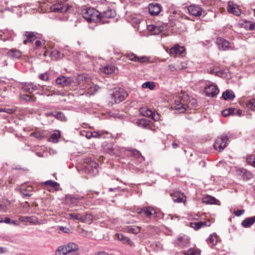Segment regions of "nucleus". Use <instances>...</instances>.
Listing matches in <instances>:
<instances>
[{"instance_id":"338daca9","label":"nucleus","mask_w":255,"mask_h":255,"mask_svg":"<svg viewBox=\"0 0 255 255\" xmlns=\"http://www.w3.org/2000/svg\"><path fill=\"white\" fill-rule=\"evenodd\" d=\"M11 220L10 218H7V217L4 218V223L8 224H11Z\"/></svg>"},{"instance_id":"09e8293b","label":"nucleus","mask_w":255,"mask_h":255,"mask_svg":"<svg viewBox=\"0 0 255 255\" xmlns=\"http://www.w3.org/2000/svg\"><path fill=\"white\" fill-rule=\"evenodd\" d=\"M99 87H97L96 86L90 87L89 89V93L91 95L94 94L98 90Z\"/></svg>"},{"instance_id":"69168bd1","label":"nucleus","mask_w":255,"mask_h":255,"mask_svg":"<svg viewBox=\"0 0 255 255\" xmlns=\"http://www.w3.org/2000/svg\"><path fill=\"white\" fill-rule=\"evenodd\" d=\"M125 237H124V235L122 234H119L117 235V238H118V240L121 241L122 242L123 241Z\"/></svg>"},{"instance_id":"680f3d73","label":"nucleus","mask_w":255,"mask_h":255,"mask_svg":"<svg viewBox=\"0 0 255 255\" xmlns=\"http://www.w3.org/2000/svg\"><path fill=\"white\" fill-rule=\"evenodd\" d=\"M21 190L22 191H28L30 192L32 190V187L31 186H27V187H25L24 185H23L21 188Z\"/></svg>"},{"instance_id":"864d4df0","label":"nucleus","mask_w":255,"mask_h":255,"mask_svg":"<svg viewBox=\"0 0 255 255\" xmlns=\"http://www.w3.org/2000/svg\"><path fill=\"white\" fill-rule=\"evenodd\" d=\"M39 78L43 80V81H47L49 79V77H48V75L47 74V73H45L44 74H41L39 76Z\"/></svg>"},{"instance_id":"6ab92c4d","label":"nucleus","mask_w":255,"mask_h":255,"mask_svg":"<svg viewBox=\"0 0 255 255\" xmlns=\"http://www.w3.org/2000/svg\"><path fill=\"white\" fill-rule=\"evenodd\" d=\"M210 225L211 222L209 220L206 221L190 223V227L195 230H198L202 227H209Z\"/></svg>"},{"instance_id":"49530a36","label":"nucleus","mask_w":255,"mask_h":255,"mask_svg":"<svg viewBox=\"0 0 255 255\" xmlns=\"http://www.w3.org/2000/svg\"><path fill=\"white\" fill-rule=\"evenodd\" d=\"M104 150L105 151L110 153H113L114 149L112 147V146L111 144H107L104 146Z\"/></svg>"},{"instance_id":"423d86ee","label":"nucleus","mask_w":255,"mask_h":255,"mask_svg":"<svg viewBox=\"0 0 255 255\" xmlns=\"http://www.w3.org/2000/svg\"><path fill=\"white\" fill-rule=\"evenodd\" d=\"M187 9L189 13L195 17H199L202 15L205 16L207 14L205 11L199 5H190L187 7Z\"/></svg>"},{"instance_id":"412c9836","label":"nucleus","mask_w":255,"mask_h":255,"mask_svg":"<svg viewBox=\"0 0 255 255\" xmlns=\"http://www.w3.org/2000/svg\"><path fill=\"white\" fill-rule=\"evenodd\" d=\"M176 246L184 247L189 244V239L186 236L179 237L174 242Z\"/></svg>"},{"instance_id":"4d7b16f0","label":"nucleus","mask_w":255,"mask_h":255,"mask_svg":"<svg viewBox=\"0 0 255 255\" xmlns=\"http://www.w3.org/2000/svg\"><path fill=\"white\" fill-rule=\"evenodd\" d=\"M247 26L249 27V29L251 30H255V23L250 22L248 23Z\"/></svg>"},{"instance_id":"39448f33","label":"nucleus","mask_w":255,"mask_h":255,"mask_svg":"<svg viewBox=\"0 0 255 255\" xmlns=\"http://www.w3.org/2000/svg\"><path fill=\"white\" fill-rule=\"evenodd\" d=\"M228 139L229 137L226 134L224 133L222 134L215 140L214 144V148L215 150L221 152L227 146Z\"/></svg>"},{"instance_id":"a878e982","label":"nucleus","mask_w":255,"mask_h":255,"mask_svg":"<svg viewBox=\"0 0 255 255\" xmlns=\"http://www.w3.org/2000/svg\"><path fill=\"white\" fill-rule=\"evenodd\" d=\"M116 15L115 10L112 9H107L103 12L102 19L103 18H111L114 17Z\"/></svg>"},{"instance_id":"bb28decb","label":"nucleus","mask_w":255,"mask_h":255,"mask_svg":"<svg viewBox=\"0 0 255 255\" xmlns=\"http://www.w3.org/2000/svg\"><path fill=\"white\" fill-rule=\"evenodd\" d=\"M83 196H78L77 197H74L71 195H68L66 196V199L68 202H70L72 204H77L78 201L82 200L84 199Z\"/></svg>"},{"instance_id":"5701e85b","label":"nucleus","mask_w":255,"mask_h":255,"mask_svg":"<svg viewBox=\"0 0 255 255\" xmlns=\"http://www.w3.org/2000/svg\"><path fill=\"white\" fill-rule=\"evenodd\" d=\"M203 203L206 204L219 205L220 201L217 200L215 197L210 195L206 196L203 201Z\"/></svg>"},{"instance_id":"a18cd8bd","label":"nucleus","mask_w":255,"mask_h":255,"mask_svg":"<svg viewBox=\"0 0 255 255\" xmlns=\"http://www.w3.org/2000/svg\"><path fill=\"white\" fill-rule=\"evenodd\" d=\"M55 117L61 121H65L66 120L64 114L61 112H55Z\"/></svg>"},{"instance_id":"0e129e2a","label":"nucleus","mask_w":255,"mask_h":255,"mask_svg":"<svg viewBox=\"0 0 255 255\" xmlns=\"http://www.w3.org/2000/svg\"><path fill=\"white\" fill-rule=\"evenodd\" d=\"M15 111V110L13 109H5V113H6L7 114H11L14 113V112Z\"/></svg>"},{"instance_id":"4be33fe9","label":"nucleus","mask_w":255,"mask_h":255,"mask_svg":"<svg viewBox=\"0 0 255 255\" xmlns=\"http://www.w3.org/2000/svg\"><path fill=\"white\" fill-rule=\"evenodd\" d=\"M141 230V227L132 225V226H128L124 228V231L128 233H131L133 234H137L140 232Z\"/></svg>"},{"instance_id":"13d9d810","label":"nucleus","mask_w":255,"mask_h":255,"mask_svg":"<svg viewBox=\"0 0 255 255\" xmlns=\"http://www.w3.org/2000/svg\"><path fill=\"white\" fill-rule=\"evenodd\" d=\"M231 110H232V109H226L225 110H224L223 112H222V115L224 116V117H227L229 115H231Z\"/></svg>"},{"instance_id":"f257e3e1","label":"nucleus","mask_w":255,"mask_h":255,"mask_svg":"<svg viewBox=\"0 0 255 255\" xmlns=\"http://www.w3.org/2000/svg\"><path fill=\"white\" fill-rule=\"evenodd\" d=\"M83 18L88 22H97L102 20L100 12L94 8H84L82 11Z\"/></svg>"},{"instance_id":"e2e57ef3","label":"nucleus","mask_w":255,"mask_h":255,"mask_svg":"<svg viewBox=\"0 0 255 255\" xmlns=\"http://www.w3.org/2000/svg\"><path fill=\"white\" fill-rule=\"evenodd\" d=\"M59 186H60V185L58 183L54 181L52 187L54 188V189L55 190L58 191L59 189Z\"/></svg>"},{"instance_id":"f03ea898","label":"nucleus","mask_w":255,"mask_h":255,"mask_svg":"<svg viewBox=\"0 0 255 255\" xmlns=\"http://www.w3.org/2000/svg\"><path fill=\"white\" fill-rule=\"evenodd\" d=\"M78 249L77 244L70 243L65 247H60L56 251V255H79L76 253Z\"/></svg>"},{"instance_id":"4c0bfd02","label":"nucleus","mask_w":255,"mask_h":255,"mask_svg":"<svg viewBox=\"0 0 255 255\" xmlns=\"http://www.w3.org/2000/svg\"><path fill=\"white\" fill-rule=\"evenodd\" d=\"M60 136V133L59 131H56L54 133H52L50 136V141L53 142H57Z\"/></svg>"},{"instance_id":"e433bc0d","label":"nucleus","mask_w":255,"mask_h":255,"mask_svg":"<svg viewBox=\"0 0 255 255\" xmlns=\"http://www.w3.org/2000/svg\"><path fill=\"white\" fill-rule=\"evenodd\" d=\"M81 215L76 213H69L66 214V218L68 220H80Z\"/></svg>"},{"instance_id":"dca6fc26","label":"nucleus","mask_w":255,"mask_h":255,"mask_svg":"<svg viewBox=\"0 0 255 255\" xmlns=\"http://www.w3.org/2000/svg\"><path fill=\"white\" fill-rule=\"evenodd\" d=\"M227 10L229 12L232 13L236 16H239L241 13L240 9L237 5L234 3L232 1L228 2Z\"/></svg>"},{"instance_id":"c9c22d12","label":"nucleus","mask_w":255,"mask_h":255,"mask_svg":"<svg viewBox=\"0 0 255 255\" xmlns=\"http://www.w3.org/2000/svg\"><path fill=\"white\" fill-rule=\"evenodd\" d=\"M184 255H201V251L198 249L190 248L184 253Z\"/></svg>"},{"instance_id":"f8f14e48","label":"nucleus","mask_w":255,"mask_h":255,"mask_svg":"<svg viewBox=\"0 0 255 255\" xmlns=\"http://www.w3.org/2000/svg\"><path fill=\"white\" fill-rule=\"evenodd\" d=\"M216 43L218 45V48L220 50H228L231 49V43L221 37L217 38Z\"/></svg>"},{"instance_id":"2eb2a0df","label":"nucleus","mask_w":255,"mask_h":255,"mask_svg":"<svg viewBox=\"0 0 255 255\" xmlns=\"http://www.w3.org/2000/svg\"><path fill=\"white\" fill-rule=\"evenodd\" d=\"M148 11L151 16H156L161 11L160 5L158 3H150L148 5Z\"/></svg>"},{"instance_id":"3c124183","label":"nucleus","mask_w":255,"mask_h":255,"mask_svg":"<svg viewBox=\"0 0 255 255\" xmlns=\"http://www.w3.org/2000/svg\"><path fill=\"white\" fill-rule=\"evenodd\" d=\"M7 65L4 57L0 55V67H3Z\"/></svg>"},{"instance_id":"bf43d9fd","label":"nucleus","mask_w":255,"mask_h":255,"mask_svg":"<svg viewBox=\"0 0 255 255\" xmlns=\"http://www.w3.org/2000/svg\"><path fill=\"white\" fill-rule=\"evenodd\" d=\"M168 68L171 71H177L178 69H180L179 67H176L175 65L173 64H170L168 65Z\"/></svg>"},{"instance_id":"de8ad7c7","label":"nucleus","mask_w":255,"mask_h":255,"mask_svg":"<svg viewBox=\"0 0 255 255\" xmlns=\"http://www.w3.org/2000/svg\"><path fill=\"white\" fill-rule=\"evenodd\" d=\"M89 166H91L92 167L94 168L93 169V173L96 174L98 172V164L96 162L92 161L90 163Z\"/></svg>"},{"instance_id":"79ce46f5","label":"nucleus","mask_w":255,"mask_h":255,"mask_svg":"<svg viewBox=\"0 0 255 255\" xmlns=\"http://www.w3.org/2000/svg\"><path fill=\"white\" fill-rule=\"evenodd\" d=\"M248 163L255 167V156L253 155H250L247 158Z\"/></svg>"},{"instance_id":"58836bf2","label":"nucleus","mask_w":255,"mask_h":255,"mask_svg":"<svg viewBox=\"0 0 255 255\" xmlns=\"http://www.w3.org/2000/svg\"><path fill=\"white\" fill-rule=\"evenodd\" d=\"M30 135L39 139H43L45 137L43 132L40 131L32 132Z\"/></svg>"},{"instance_id":"c85d7f7f","label":"nucleus","mask_w":255,"mask_h":255,"mask_svg":"<svg viewBox=\"0 0 255 255\" xmlns=\"http://www.w3.org/2000/svg\"><path fill=\"white\" fill-rule=\"evenodd\" d=\"M45 47V41L44 40L40 39L36 40L34 47L35 50L41 49L44 50Z\"/></svg>"},{"instance_id":"c03bdc74","label":"nucleus","mask_w":255,"mask_h":255,"mask_svg":"<svg viewBox=\"0 0 255 255\" xmlns=\"http://www.w3.org/2000/svg\"><path fill=\"white\" fill-rule=\"evenodd\" d=\"M43 90L44 91V93L45 95L49 96V95H52L54 94H56L55 92H54L53 90H50L49 87H47L46 86H44L42 87Z\"/></svg>"},{"instance_id":"393cba45","label":"nucleus","mask_w":255,"mask_h":255,"mask_svg":"<svg viewBox=\"0 0 255 255\" xmlns=\"http://www.w3.org/2000/svg\"><path fill=\"white\" fill-rule=\"evenodd\" d=\"M148 27L149 30L152 32L154 34H158L164 30V26L162 25H150Z\"/></svg>"},{"instance_id":"6e6d98bb","label":"nucleus","mask_w":255,"mask_h":255,"mask_svg":"<svg viewBox=\"0 0 255 255\" xmlns=\"http://www.w3.org/2000/svg\"><path fill=\"white\" fill-rule=\"evenodd\" d=\"M245 212L244 210H234V213L236 216H240Z\"/></svg>"},{"instance_id":"473e14b6","label":"nucleus","mask_w":255,"mask_h":255,"mask_svg":"<svg viewBox=\"0 0 255 255\" xmlns=\"http://www.w3.org/2000/svg\"><path fill=\"white\" fill-rule=\"evenodd\" d=\"M139 112L143 116L151 117L152 115L153 111L147 108H141L139 109Z\"/></svg>"},{"instance_id":"603ef678","label":"nucleus","mask_w":255,"mask_h":255,"mask_svg":"<svg viewBox=\"0 0 255 255\" xmlns=\"http://www.w3.org/2000/svg\"><path fill=\"white\" fill-rule=\"evenodd\" d=\"M151 118L155 121H157L160 119V115L157 113L153 112Z\"/></svg>"},{"instance_id":"7c9ffc66","label":"nucleus","mask_w":255,"mask_h":255,"mask_svg":"<svg viewBox=\"0 0 255 255\" xmlns=\"http://www.w3.org/2000/svg\"><path fill=\"white\" fill-rule=\"evenodd\" d=\"M93 220V217L91 214H87L85 216L81 215L80 220L82 223L90 224Z\"/></svg>"},{"instance_id":"7ed1b4c3","label":"nucleus","mask_w":255,"mask_h":255,"mask_svg":"<svg viewBox=\"0 0 255 255\" xmlns=\"http://www.w3.org/2000/svg\"><path fill=\"white\" fill-rule=\"evenodd\" d=\"M70 5L66 0H56L50 6V10L54 12H65L70 8Z\"/></svg>"},{"instance_id":"a211bd4d","label":"nucleus","mask_w":255,"mask_h":255,"mask_svg":"<svg viewBox=\"0 0 255 255\" xmlns=\"http://www.w3.org/2000/svg\"><path fill=\"white\" fill-rule=\"evenodd\" d=\"M39 85L34 84L33 83H24L22 84V89L24 91L31 93L38 90Z\"/></svg>"},{"instance_id":"f3484780","label":"nucleus","mask_w":255,"mask_h":255,"mask_svg":"<svg viewBox=\"0 0 255 255\" xmlns=\"http://www.w3.org/2000/svg\"><path fill=\"white\" fill-rule=\"evenodd\" d=\"M172 199L174 202L178 203L185 202L186 197L183 193L179 191H176L172 194Z\"/></svg>"},{"instance_id":"20e7f679","label":"nucleus","mask_w":255,"mask_h":255,"mask_svg":"<svg viewBox=\"0 0 255 255\" xmlns=\"http://www.w3.org/2000/svg\"><path fill=\"white\" fill-rule=\"evenodd\" d=\"M128 94L122 88H116L111 94L112 99L115 103H120L124 101L128 97Z\"/></svg>"},{"instance_id":"0eeeda50","label":"nucleus","mask_w":255,"mask_h":255,"mask_svg":"<svg viewBox=\"0 0 255 255\" xmlns=\"http://www.w3.org/2000/svg\"><path fill=\"white\" fill-rule=\"evenodd\" d=\"M136 213L138 214H143L146 217L151 218L152 217H155L156 212L155 210L151 206L144 207L141 209H137Z\"/></svg>"},{"instance_id":"ddd939ff","label":"nucleus","mask_w":255,"mask_h":255,"mask_svg":"<svg viewBox=\"0 0 255 255\" xmlns=\"http://www.w3.org/2000/svg\"><path fill=\"white\" fill-rule=\"evenodd\" d=\"M19 220L21 222L29 223L33 225H40V223L38 218L35 216H19Z\"/></svg>"},{"instance_id":"f704fd0d","label":"nucleus","mask_w":255,"mask_h":255,"mask_svg":"<svg viewBox=\"0 0 255 255\" xmlns=\"http://www.w3.org/2000/svg\"><path fill=\"white\" fill-rule=\"evenodd\" d=\"M254 223V220L252 217L248 218L243 220L242 222V225L244 228H249Z\"/></svg>"},{"instance_id":"72a5a7b5","label":"nucleus","mask_w":255,"mask_h":255,"mask_svg":"<svg viewBox=\"0 0 255 255\" xmlns=\"http://www.w3.org/2000/svg\"><path fill=\"white\" fill-rule=\"evenodd\" d=\"M207 242L208 244L215 245L218 241L217 236L215 234L210 235V237L207 239Z\"/></svg>"},{"instance_id":"8fccbe9b","label":"nucleus","mask_w":255,"mask_h":255,"mask_svg":"<svg viewBox=\"0 0 255 255\" xmlns=\"http://www.w3.org/2000/svg\"><path fill=\"white\" fill-rule=\"evenodd\" d=\"M21 100H22L23 101H25L26 102H30L32 100V99L31 97V96H30L27 94H24V95H21Z\"/></svg>"},{"instance_id":"cd10ccee","label":"nucleus","mask_w":255,"mask_h":255,"mask_svg":"<svg viewBox=\"0 0 255 255\" xmlns=\"http://www.w3.org/2000/svg\"><path fill=\"white\" fill-rule=\"evenodd\" d=\"M7 55L13 58H19L21 56V52L16 49H11L8 51Z\"/></svg>"},{"instance_id":"b1692460","label":"nucleus","mask_w":255,"mask_h":255,"mask_svg":"<svg viewBox=\"0 0 255 255\" xmlns=\"http://www.w3.org/2000/svg\"><path fill=\"white\" fill-rule=\"evenodd\" d=\"M187 106L180 102V101H175L173 108L178 110L179 113H182L185 112L187 109Z\"/></svg>"},{"instance_id":"4468645a","label":"nucleus","mask_w":255,"mask_h":255,"mask_svg":"<svg viewBox=\"0 0 255 255\" xmlns=\"http://www.w3.org/2000/svg\"><path fill=\"white\" fill-rule=\"evenodd\" d=\"M185 51V48L184 46H180L177 44L170 49L169 53L171 56L176 57L181 55Z\"/></svg>"},{"instance_id":"ea45409f","label":"nucleus","mask_w":255,"mask_h":255,"mask_svg":"<svg viewBox=\"0 0 255 255\" xmlns=\"http://www.w3.org/2000/svg\"><path fill=\"white\" fill-rule=\"evenodd\" d=\"M142 87L143 88H149L150 90H152L155 87V84L153 82H146L142 84Z\"/></svg>"},{"instance_id":"9d476101","label":"nucleus","mask_w":255,"mask_h":255,"mask_svg":"<svg viewBox=\"0 0 255 255\" xmlns=\"http://www.w3.org/2000/svg\"><path fill=\"white\" fill-rule=\"evenodd\" d=\"M205 92L208 97H216L219 93V90L214 84H209L205 88Z\"/></svg>"},{"instance_id":"774afa93","label":"nucleus","mask_w":255,"mask_h":255,"mask_svg":"<svg viewBox=\"0 0 255 255\" xmlns=\"http://www.w3.org/2000/svg\"><path fill=\"white\" fill-rule=\"evenodd\" d=\"M86 137L87 138H88V139H90L91 137H93L92 132H87L86 134Z\"/></svg>"},{"instance_id":"aec40b11","label":"nucleus","mask_w":255,"mask_h":255,"mask_svg":"<svg viewBox=\"0 0 255 255\" xmlns=\"http://www.w3.org/2000/svg\"><path fill=\"white\" fill-rule=\"evenodd\" d=\"M72 82V79L69 77L60 76L56 78V82L62 87L67 86Z\"/></svg>"},{"instance_id":"2f4dec72","label":"nucleus","mask_w":255,"mask_h":255,"mask_svg":"<svg viewBox=\"0 0 255 255\" xmlns=\"http://www.w3.org/2000/svg\"><path fill=\"white\" fill-rule=\"evenodd\" d=\"M222 97L224 100H233L235 97V96L233 92L229 90H227L225 92H223Z\"/></svg>"},{"instance_id":"6e6552de","label":"nucleus","mask_w":255,"mask_h":255,"mask_svg":"<svg viewBox=\"0 0 255 255\" xmlns=\"http://www.w3.org/2000/svg\"><path fill=\"white\" fill-rule=\"evenodd\" d=\"M40 34L33 31H25L23 34V43L32 42L40 37Z\"/></svg>"},{"instance_id":"5fc2aeb1","label":"nucleus","mask_w":255,"mask_h":255,"mask_svg":"<svg viewBox=\"0 0 255 255\" xmlns=\"http://www.w3.org/2000/svg\"><path fill=\"white\" fill-rule=\"evenodd\" d=\"M104 133V131H101V132H99V131H94V132H92V134H93V137H96V138H98V137H100L101 136H102Z\"/></svg>"},{"instance_id":"a19ab883","label":"nucleus","mask_w":255,"mask_h":255,"mask_svg":"<svg viewBox=\"0 0 255 255\" xmlns=\"http://www.w3.org/2000/svg\"><path fill=\"white\" fill-rule=\"evenodd\" d=\"M247 107L251 110H255V99H252L247 103Z\"/></svg>"},{"instance_id":"052dcab7","label":"nucleus","mask_w":255,"mask_h":255,"mask_svg":"<svg viewBox=\"0 0 255 255\" xmlns=\"http://www.w3.org/2000/svg\"><path fill=\"white\" fill-rule=\"evenodd\" d=\"M53 182L54 181L53 180H47V181H45L44 183H43V184L45 186H49V187H52V185H53Z\"/></svg>"},{"instance_id":"1a4fd4ad","label":"nucleus","mask_w":255,"mask_h":255,"mask_svg":"<svg viewBox=\"0 0 255 255\" xmlns=\"http://www.w3.org/2000/svg\"><path fill=\"white\" fill-rule=\"evenodd\" d=\"M137 125L143 128L148 129L151 130H155V127L152 121L145 119H141L136 121Z\"/></svg>"},{"instance_id":"c756f323","label":"nucleus","mask_w":255,"mask_h":255,"mask_svg":"<svg viewBox=\"0 0 255 255\" xmlns=\"http://www.w3.org/2000/svg\"><path fill=\"white\" fill-rule=\"evenodd\" d=\"M115 67L112 65H106L100 69L101 71L106 74H110L115 72Z\"/></svg>"},{"instance_id":"9b49d317","label":"nucleus","mask_w":255,"mask_h":255,"mask_svg":"<svg viewBox=\"0 0 255 255\" xmlns=\"http://www.w3.org/2000/svg\"><path fill=\"white\" fill-rule=\"evenodd\" d=\"M125 57L128 58L129 60L139 63H144L148 61L147 58L145 56L139 57L133 53H127L124 55Z\"/></svg>"},{"instance_id":"37998d69","label":"nucleus","mask_w":255,"mask_h":255,"mask_svg":"<svg viewBox=\"0 0 255 255\" xmlns=\"http://www.w3.org/2000/svg\"><path fill=\"white\" fill-rule=\"evenodd\" d=\"M50 56L54 59H57L60 57V52L56 50H52L50 52Z\"/></svg>"}]
</instances>
